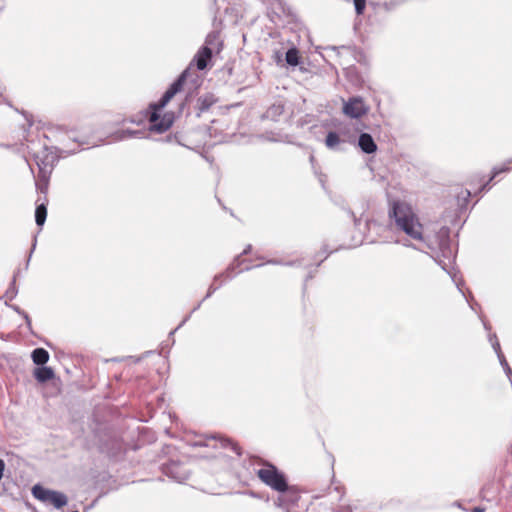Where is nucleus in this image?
<instances>
[{
	"label": "nucleus",
	"mask_w": 512,
	"mask_h": 512,
	"mask_svg": "<svg viewBox=\"0 0 512 512\" xmlns=\"http://www.w3.org/2000/svg\"><path fill=\"white\" fill-rule=\"evenodd\" d=\"M389 216L398 230L431 250V257L444 271L450 274L449 268L455 261L456 252L451 243L448 227L441 226L439 229H430V227L423 226L411 205L403 201L392 203Z\"/></svg>",
	"instance_id": "nucleus-1"
},
{
	"label": "nucleus",
	"mask_w": 512,
	"mask_h": 512,
	"mask_svg": "<svg viewBox=\"0 0 512 512\" xmlns=\"http://www.w3.org/2000/svg\"><path fill=\"white\" fill-rule=\"evenodd\" d=\"M189 74V70L185 69L178 78L169 86V88L166 90V92L162 95L160 100L156 103H151L149 108L151 109L150 115H149V122L151 123L150 130L157 132V133H163L167 131L173 124V119L171 116L165 115L162 119H160L159 111L164 108L169 101L177 94L179 93L186 81L187 76Z\"/></svg>",
	"instance_id": "nucleus-2"
},
{
	"label": "nucleus",
	"mask_w": 512,
	"mask_h": 512,
	"mask_svg": "<svg viewBox=\"0 0 512 512\" xmlns=\"http://www.w3.org/2000/svg\"><path fill=\"white\" fill-rule=\"evenodd\" d=\"M255 474L263 484L277 493L287 488L288 480L286 475L268 461L261 462V467L255 469Z\"/></svg>",
	"instance_id": "nucleus-3"
},
{
	"label": "nucleus",
	"mask_w": 512,
	"mask_h": 512,
	"mask_svg": "<svg viewBox=\"0 0 512 512\" xmlns=\"http://www.w3.org/2000/svg\"><path fill=\"white\" fill-rule=\"evenodd\" d=\"M274 504L285 512H304L305 509V503L302 501L299 489L295 485H289V483L287 488L278 493V496L274 499Z\"/></svg>",
	"instance_id": "nucleus-4"
},
{
	"label": "nucleus",
	"mask_w": 512,
	"mask_h": 512,
	"mask_svg": "<svg viewBox=\"0 0 512 512\" xmlns=\"http://www.w3.org/2000/svg\"><path fill=\"white\" fill-rule=\"evenodd\" d=\"M32 495L42 503L52 504L56 509H60L68 503V498L64 493L47 489L40 484H36L32 487Z\"/></svg>",
	"instance_id": "nucleus-5"
},
{
	"label": "nucleus",
	"mask_w": 512,
	"mask_h": 512,
	"mask_svg": "<svg viewBox=\"0 0 512 512\" xmlns=\"http://www.w3.org/2000/svg\"><path fill=\"white\" fill-rule=\"evenodd\" d=\"M34 159L39 169V178L45 182L43 187H39L38 185L37 187L42 193H45L47 191V181L53 170L56 156L52 149L45 148L42 153L36 154Z\"/></svg>",
	"instance_id": "nucleus-6"
},
{
	"label": "nucleus",
	"mask_w": 512,
	"mask_h": 512,
	"mask_svg": "<svg viewBox=\"0 0 512 512\" xmlns=\"http://www.w3.org/2000/svg\"><path fill=\"white\" fill-rule=\"evenodd\" d=\"M369 110V105H367L364 99L360 96H353L348 98V100L343 103L342 108L343 113L352 119L361 118L362 116L366 115Z\"/></svg>",
	"instance_id": "nucleus-7"
},
{
	"label": "nucleus",
	"mask_w": 512,
	"mask_h": 512,
	"mask_svg": "<svg viewBox=\"0 0 512 512\" xmlns=\"http://www.w3.org/2000/svg\"><path fill=\"white\" fill-rule=\"evenodd\" d=\"M251 249H252V246L249 244L247 245V247L243 250V252L238 255L234 261L228 266V268L226 269V271L224 273H221L219 275H216L214 277V281L213 283L210 285L209 289H208V292L205 296V299L206 298H209L217 289H219L222 285V282H220L219 284H216V282L220 279V278H225V280H230L233 278V272L235 271V269L237 267H239L243 261L240 260V257L242 255H247L248 253L251 252Z\"/></svg>",
	"instance_id": "nucleus-8"
},
{
	"label": "nucleus",
	"mask_w": 512,
	"mask_h": 512,
	"mask_svg": "<svg viewBox=\"0 0 512 512\" xmlns=\"http://www.w3.org/2000/svg\"><path fill=\"white\" fill-rule=\"evenodd\" d=\"M162 472L164 475L178 483L184 482L190 475V471L183 463L174 460L163 464Z\"/></svg>",
	"instance_id": "nucleus-9"
},
{
	"label": "nucleus",
	"mask_w": 512,
	"mask_h": 512,
	"mask_svg": "<svg viewBox=\"0 0 512 512\" xmlns=\"http://www.w3.org/2000/svg\"><path fill=\"white\" fill-rule=\"evenodd\" d=\"M218 445L224 448H230L237 455H241V448L238 446V444L232 442L230 439H226L223 437L210 436L204 440H199L194 443V446L217 447Z\"/></svg>",
	"instance_id": "nucleus-10"
},
{
	"label": "nucleus",
	"mask_w": 512,
	"mask_h": 512,
	"mask_svg": "<svg viewBox=\"0 0 512 512\" xmlns=\"http://www.w3.org/2000/svg\"><path fill=\"white\" fill-rule=\"evenodd\" d=\"M347 144H355V139L352 137H342V135L336 131H329L326 135L325 145L330 150L344 151Z\"/></svg>",
	"instance_id": "nucleus-11"
},
{
	"label": "nucleus",
	"mask_w": 512,
	"mask_h": 512,
	"mask_svg": "<svg viewBox=\"0 0 512 512\" xmlns=\"http://www.w3.org/2000/svg\"><path fill=\"white\" fill-rule=\"evenodd\" d=\"M213 55V50L211 47L202 46L197 53L195 54L192 62L186 68L190 71L192 65H196L198 70H204L207 68L209 62L211 61ZM190 77V73L187 76V79Z\"/></svg>",
	"instance_id": "nucleus-12"
},
{
	"label": "nucleus",
	"mask_w": 512,
	"mask_h": 512,
	"mask_svg": "<svg viewBox=\"0 0 512 512\" xmlns=\"http://www.w3.org/2000/svg\"><path fill=\"white\" fill-rule=\"evenodd\" d=\"M357 145L361 149V151L366 154H372L377 151L376 142L374 141L373 137L366 132H362L359 135Z\"/></svg>",
	"instance_id": "nucleus-13"
},
{
	"label": "nucleus",
	"mask_w": 512,
	"mask_h": 512,
	"mask_svg": "<svg viewBox=\"0 0 512 512\" xmlns=\"http://www.w3.org/2000/svg\"><path fill=\"white\" fill-rule=\"evenodd\" d=\"M33 375L39 383H45L55 377L54 370L51 367L45 365L36 368Z\"/></svg>",
	"instance_id": "nucleus-14"
},
{
	"label": "nucleus",
	"mask_w": 512,
	"mask_h": 512,
	"mask_svg": "<svg viewBox=\"0 0 512 512\" xmlns=\"http://www.w3.org/2000/svg\"><path fill=\"white\" fill-rule=\"evenodd\" d=\"M284 112V105L279 101L272 104L264 113L263 117L272 121H277Z\"/></svg>",
	"instance_id": "nucleus-15"
},
{
	"label": "nucleus",
	"mask_w": 512,
	"mask_h": 512,
	"mask_svg": "<svg viewBox=\"0 0 512 512\" xmlns=\"http://www.w3.org/2000/svg\"><path fill=\"white\" fill-rule=\"evenodd\" d=\"M511 164H512V158L505 161L501 166H497V167H494L493 168V171H492V175L491 177L488 179L487 182H485L481 188H480V191H483V190H486L489 183L499 174L501 173H504V172H508L511 170Z\"/></svg>",
	"instance_id": "nucleus-16"
},
{
	"label": "nucleus",
	"mask_w": 512,
	"mask_h": 512,
	"mask_svg": "<svg viewBox=\"0 0 512 512\" xmlns=\"http://www.w3.org/2000/svg\"><path fill=\"white\" fill-rule=\"evenodd\" d=\"M31 359L38 366L45 365L49 360V353L44 348H36L31 353Z\"/></svg>",
	"instance_id": "nucleus-17"
},
{
	"label": "nucleus",
	"mask_w": 512,
	"mask_h": 512,
	"mask_svg": "<svg viewBox=\"0 0 512 512\" xmlns=\"http://www.w3.org/2000/svg\"><path fill=\"white\" fill-rule=\"evenodd\" d=\"M221 45H222V43L220 41L219 33L211 32L207 35V37L205 39V44L203 46L211 47L212 50L217 48V52H219L221 49Z\"/></svg>",
	"instance_id": "nucleus-18"
},
{
	"label": "nucleus",
	"mask_w": 512,
	"mask_h": 512,
	"mask_svg": "<svg viewBox=\"0 0 512 512\" xmlns=\"http://www.w3.org/2000/svg\"><path fill=\"white\" fill-rule=\"evenodd\" d=\"M47 218V207L44 203L37 205L35 209V222L38 226H43Z\"/></svg>",
	"instance_id": "nucleus-19"
},
{
	"label": "nucleus",
	"mask_w": 512,
	"mask_h": 512,
	"mask_svg": "<svg viewBox=\"0 0 512 512\" xmlns=\"http://www.w3.org/2000/svg\"><path fill=\"white\" fill-rule=\"evenodd\" d=\"M285 60L290 66H297L300 62L299 51L295 47L288 49Z\"/></svg>",
	"instance_id": "nucleus-20"
},
{
	"label": "nucleus",
	"mask_w": 512,
	"mask_h": 512,
	"mask_svg": "<svg viewBox=\"0 0 512 512\" xmlns=\"http://www.w3.org/2000/svg\"><path fill=\"white\" fill-rule=\"evenodd\" d=\"M143 133L140 130H121L115 134L116 140H124L128 138L140 137Z\"/></svg>",
	"instance_id": "nucleus-21"
},
{
	"label": "nucleus",
	"mask_w": 512,
	"mask_h": 512,
	"mask_svg": "<svg viewBox=\"0 0 512 512\" xmlns=\"http://www.w3.org/2000/svg\"><path fill=\"white\" fill-rule=\"evenodd\" d=\"M215 102L213 95H205L198 99L199 110L201 112L208 110Z\"/></svg>",
	"instance_id": "nucleus-22"
},
{
	"label": "nucleus",
	"mask_w": 512,
	"mask_h": 512,
	"mask_svg": "<svg viewBox=\"0 0 512 512\" xmlns=\"http://www.w3.org/2000/svg\"><path fill=\"white\" fill-rule=\"evenodd\" d=\"M332 49L333 50H340V49L350 50L353 53L354 58L357 61H361V57L363 56L362 52L360 50L356 49V47L342 45L340 47H332Z\"/></svg>",
	"instance_id": "nucleus-23"
},
{
	"label": "nucleus",
	"mask_w": 512,
	"mask_h": 512,
	"mask_svg": "<svg viewBox=\"0 0 512 512\" xmlns=\"http://www.w3.org/2000/svg\"><path fill=\"white\" fill-rule=\"evenodd\" d=\"M357 15H362L366 7V0H353Z\"/></svg>",
	"instance_id": "nucleus-24"
},
{
	"label": "nucleus",
	"mask_w": 512,
	"mask_h": 512,
	"mask_svg": "<svg viewBox=\"0 0 512 512\" xmlns=\"http://www.w3.org/2000/svg\"><path fill=\"white\" fill-rule=\"evenodd\" d=\"M18 291L15 284V278L12 280L10 287L6 291V296L9 297L10 300H12L16 295Z\"/></svg>",
	"instance_id": "nucleus-25"
},
{
	"label": "nucleus",
	"mask_w": 512,
	"mask_h": 512,
	"mask_svg": "<svg viewBox=\"0 0 512 512\" xmlns=\"http://www.w3.org/2000/svg\"><path fill=\"white\" fill-rule=\"evenodd\" d=\"M498 359H499L500 365L503 367L506 375L507 376L512 375V370H511V368H510V366H509L505 356L504 355H500V358H498Z\"/></svg>",
	"instance_id": "nucleus-26"
},
{
	"label": "nucleus",
	"mask_w": 512,
	"mask_h": 512,
	"mask_svg": "<svg viewBox=\"0 0 512 512\" xmlns=\"http://www.w3.org/2000/svg\"><path fill=\"white\" fill-rule=\"evenodd\" d=\"M493 337L495 338V341L491 343L493 350L497 354V357L500 358V355H504L501 351L500 343L497 339L496 334H493Z\"/></svg>",
	"instance_id": "nucleus-27"
},
{
	"label": "nucleus",
	"mask_w": 512,
	"mask_h": 512,
	"mask_svg": "<svg viewBox=\"0 0 512 512\" xmlns=\"http://www.w3.org/2000/svg\"><path fill=\"white\" fill-rule=\"evenodd\" d=\"M68 138L74 142H77L79 143V145H90V142L89 141H86L84 139H80V138H77L76 136H74L73 134H68ZM92 146H95L96 144L94 143H91Z\"/></svg>",
	"instance_id": "nucleus-28"
},
{
	"label": "nucleus",
	"mask_w": 512,
	"mask_h": 512,
	"mask_svg": "<svg viewBox=\"0 0 512 512\" xmlns=\"http://www.w3.org/2000/svg\"><path fill=\"white\" fill-rule=\"evenodd\" d=\"M266 264L291 266V265H294V262H284L279 259H270V260L266 261Z\"/></svg>",
	"instance_id": "nucleus-29"
},
{
	"label": "nucleus",
	"mask_w": 512,
	"mask_h": 512,
	"mask_svg": "<svg viewBox=\"0 0 512 512\" xmlns=\"http://www.w3.org/2000/svg\"><path fill=\"white\" fill-rule=\"evenodd\" d=\"M192 89L196 90L200 85V79L197 75L194 76L193 79H191Z\"/></svg>",
	"instance_id": "nucleus-30"
},
{
	"label": "nucleus",
	"mask_w": 512,
	"mask_h": 512,
	"mask_svg": "<svg viewBox=\"0 0 512 512\" xmlns=\"http://www.w3.org/2000/svg\"><path fill=\"white\" fill-rule=\"evenodd\" d=\"M348 214H349V216L352 218V220H353V222H354V225H355L356 227H358V226L360 225V220H361V219H360V218H357V217L355 216V214H354L351 210H348Z\"/></svg>",
	"instance_id": "nucleus-31"
},
{
	"label": "nucleus",
	"mask_w": 512,
	"mask_h": 512,
	"mask_svg": "<svg viewBox=\"0 0 512 512\" xmlns=\"http://www.w3.org/2000/svg\"><path fill=\"white\" fill-rule=\"evenodd\" d=\"M337 133H340L342 135V137H345V138H349V137H352L356 140V137L355 135H351L349 134L345 129H339L338 131H336Z\"/></svg>",
	"instance_id": "nucleus-32"
},
{
	"label": "nucleus",
	"mask_w": 512,
	"mask_h": 512,
	"mask_svg": "<svg viewBox=\"0 0 512 512\" xmlns=\"http://www.w3.org/2000/svg\"><path fill=\"white\" fill-rule=\"evenodd\" d=\"M403 245H404V246H406V247H411V248L416 249V250H422V248H421V247L416 246V245H414V244H412V243H410V242H408V241H407V242H404V243H403Z\"/></svg>",
	"instance_id": "nucleus-33"
},
{
	"label": "nucleus",
	"mask_w": 512,
	"mask_h": 512,
	"mask_svg": "<svg viewBox=\"0 0 512 512\" xmlns=\"http://www.w3.org/2000/svg\"><path fill=\"white\" fill-rule=\"evenodd\" d=\"M189 316H187L185 319H183V321L178 325V327L176 329H174L173 331L170 332V336L174 335V333L188 320Z\"/></svg>",
	"instance_id": "nucleus-34"
},
{
	"label": "nucleus",
	"mask_w": 512,
	"mask_h": 512,
	"mask_svg": "<svg viewBox=\"0 0 512 512\" xmlns=\"http://www.w3.org/2000/svg\"><path fill=\"white\" fill-rule=\"evenodd\" d=\"M263 4L267 6H273L274 2H277V0H260Z\"/></svg>",
	"instance_id": "nucleus-35"
},
{
	"label": "nucleus",
	"mask_w": 512,
	"mask_h": 512,
	"mask_svg": "<svg viewBox=\"0 0 512 512\" xmlns=\"http://www.w3.org/2000/svg\"><path fill=\"white\" fill-rule=\"evenodd\" d=\"M23 316L25 318V322H26L27 326L30 327L31 326V319H30V317L28 316L27 313H23Z\"/></svg>",
	"instance_id": "nucleus-36"
},
{
	"label": "nucleus",
	"mask_w": 512,
	"mask_h": 512,
	"mask_svg": "<svg viewBox=\"0 0 512 512\" xmlns=\"http://www.w3.org/2000/svg\"><path fill=\"white\" fill-rule=\"evenodd\" d=\"M471 512H485V508L483 507H474Z\"/></svg>",
	"instance_id": "nucleus-37"
},
{
	"label": "nucleus",
	"mask_w": 512,
	"mask_h": 512,
	"mask_svg": "<svg viewBox=\"0 0 512 512\" xmlns=\"http://www.w3.org/2000/svg\"><path fill=\"white\" fill-rule=\"evenodd\" d=\"M453 281L456 283V286H457V288L459 289V291H460V292H462L461 287H460V283H458V282L456 281L455 277H453Z\"/></svg>",
	"instance_id": "nucleus-38"
},
{
	"label": "nucleus",
	"mask_w": 512,
	"mask_h": 512,
	"mask_svg": "<svg viewBox=\"0 0 512 512\" xmlns=\"http://www.w3.org/2000/svg\"><path fill=\"white\" fill-rule=\"evenodd\" d=\"M252 268H253V267H251V266H246L245 268H242V269L240 270V272H242V271H248V270H250V269H252Z\"/></svg>",
	"instance_id": "nucleus-39"
},
{
	"label": "nucleus",
	"mask_w": 512,
	"mask_h": 512,
	"mask_svg": "<svg viewBox=\"0 0 512 512\" xmlns=\"http://www.w3.org/2000/svg\"><path fill=\"white\" fill-rule=\"evenodd\" d=\"M482 321H483L484 328L486 330H490V326L484 320H482Z\"/></svg>",
	"instance_id": "nucleus-40"
},
{
	"label": "nucleus",
	"mask_w": 512,
	"mask_h": 512,
	"mask_svg": "<svg viewBox=\"0 0 512 512\" xmlns=\"http://www.w3.org/2000/svg\"><path fill=\"white\" fill-rule=\"evenodd\" d=\"M495 341V338L493 337V334L489 335V342L492 343Z\"/></svg>",
	"instance_id": "nucleus-41"
},
{
	"label": "nucleus",
	"mask_w": 512,
	"mask_h": 512,
	"mask_svg": "<svg viewBox=\"0 0 512 512\" xmlns=\"http://www.w3.org/2000/svg\"><path fill=\"white\" fill-rule=\"evenodd\" d=\"M465 195H466V196H465V200H466V199H467L468 197H470V195H471L470 191H469V190H466V191H465Z\"/></svg>",
	"instance_id": "nucleus-42"
},
{
	"label": "nucleus",
	"mask_w": 512,
	"mask_h": 512,
	"mask_svg": "<svg viewBox=\"0 0 512 512\" xmlns=\"http://www.w3.org/2000/svg\"><path fill=\"white\" fill-rule=\"evenodd\" d=\"M15 311H17L21 315H23V313H25L24 311H21L18 307H15Z\"/></svg>",
	"instance_id": "nucleus-43"
},
{
	"label": "nucleus",
	"mask_w": 512,
	"mask_h": 512,
	"mask_svg": "<svg viewBox=\"0 0 512 512\" xmlns=\"http://www.w3.org/2000/svg\"><path fill=\"white\" fill-rule=\"evenodd\" d=\"M35 247H36V239L34 240V244H33L31 252L34 250Z\"/></svg>",
	"instance_id": "nucleus-44"
},
{
	"label": "nucleus",
	"mask_w": 512,
	"mask_h": 512,
	"mask_svg": "<svg viewBox=\"0 0 512 512\" xmlns=\"http://www.w3.org/2000/svg\"><path fill=\"white\" fill-rule=\"evenodd\" d=\"M67 153H73L75 152V150H69V151H66Z\"/></svg>",
	"instance_id": "nucleus-45"
},
{
	"label": "nucleus",
	"mask_w": 512,
	"mask_h": 512,
	"mask_svg": "<svg viewBox=\"0 0 512 512\" xmlns=\"http://www.w3.org/2000/svg\"><path fill=\"white\" fill-rule=\"evenodd\" d=\"M198 308H200V304H198L197 307H195L193 311H195Z\"/></svg>",
	"instance_id": "nucleus-46"
},
{
	"label": "nucleus",
	"mask_w": 512,
	"mask_h": 512,
	"mask_svg": "<svg viewBox=\"0 0 512 512\" xmlns=\"http://www.w3.org/2000/svg\"><path fill=\"white\" fill-rule=\"evenodd\" d=\"M256 462H259V464L261 465V462H263V461L259 460V459H256Z\"/></svg>",
	"instance_id": "nucleus-47"
},
{
	"label": "nucleus",
	"mask_w": 512,
	"mask_h": 512,
	"mask_svg": "<svg viewBox=\"0 0 512 512\" xmlns=\"http://www.w3.org/2000/svg\"><path fill=\"white\" fill-rule=\"evenodd\" d=\"M263 264H258V265H255L254 267H261Z\"/></svg>",
	"instance_id": "nucleus-48"
},
{
	"label": "nucleus",
	"mask_w": 512,
	"mask_h": 512,
	"mask_svg": "<svg viewBox=\"0 0 512 512\" xmlns=\"http://www.w3.org/2000/svg\"><path fill=\"white\" fill-rule=\"evenodd\" d=\"M306 512H314L313 510H306Z\"/></svg>",
	"instance_id": "nucleus-49"
},
{
	"label": "nucleus",
	"mask_w": 512,
	"mask_h": 512,
	"mask_svg": "<svg viewBox=\"0 0 512 512\" xmlns=\"http://www.w3.org/2000/svg\"><path fill=\"white\" fill-rule=\"evenodd\" d=\"M72 512H79V511L76 510V511H72Z\"/></svg>",
	"instance_id": "nucleus-50"
}]
</instances>
